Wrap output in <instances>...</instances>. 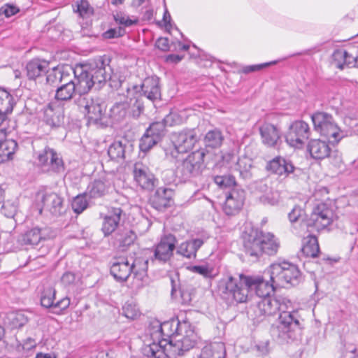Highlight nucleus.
<instances>
[{"label": "nucleus", "mask_w": 358, "mask_h": 358, "mask_svg": "<svg viewBox=\"0 0 358 358\" xmlns=\"http://www.w3.org/2000/svg\"><path fill=\"white\" fill-rule=\"evenodd\" d=\"M280 288L265 275H246L243 273L238 278L228 275L219 281L218 294L228 305L245 303L248 301L249 294L255 292L260 299L265 298L274 293Z\"/></svg>", "instance_id": "f257e3e1"}, {"label": "nucleus", "mask_w": 358, "mask_h": 358, "mask_svg": "<svg viewBox=\"0 0 358 358\" xmlns=\"http://www.w3.org/2000/svg\"><path fill=\"white\" fill-rule=\"evenodd\" d=\"M110 264V273L118 282H126L131 273L135 279L142 282L148 277V259L136 258L130 264L127 258L119 257Z\"/></svg>", "instance_id": "f03ea898"}, {"label": "nucleus", "mask_w": 358, "mask_h": 358, "mask_svg": "<svg viewBox=\"0 0 358 358\" xmlns=\"http://www.w3.org/2000/svg\"><path fill=\"white\" fill-rule=\"evenodd\" d=\"M75 103L87 120V125L93 124L99 128L109 126L106 106L99 99L92 96H79Z\"/></svg>", "instance_id": "7ed1b4c3"}, {"label": "nucleus", "mask_w": 358, "mask_h": 358, "mask_svg": "<svg viewBox=\"0 0 358 358\" xmlns=\"http://www.w3.org/2000/svg\"><path fill=\"white\" fill-rule=\"evenodd\" d=\"M265 275L279 287L296 286L303 280L298 266L287 262L271 264L265 270Z\"/></svg>", "instance_id": "20e7f679"}, {"label": "nucleus", "mask_w": 358, "mask_h": 358, "mask_svg": "<svg viewBox=\"0 0 358 358\" xmlns=\"http://www.w3.org/2000/svg\"><path fill=\"white\" fill-rule=\"evenodd\" d=\"M313 129L320 136L327 138H332L333 144H338L345 136L344 131L341 129L333 115L327 112L316 110L311 115Z\"/></svg>", "instance_id": "39448f33"}, {"label": "nucleus", "mask_w": 358, "mask_h": 358, "mask_svg": "<svg viewBox=\"0 0 358 358\" xmlns=\"http://www.w3.org/2000/svg\"><path fill=\"white\" fill-rule=\"evenodd\" d=\"M36 166L42 173L59 175L64 172L65 164L62 157L54 148L45 145L34 153Z\"/></svg>", "instance_id": "423d86ee"}, {"label": "nucleus", "mask_w": 358, "mask_h": 358, "mask_svg": "<svg viewBox=\"0 0 358 358\" xmlns=\"http://www.w3.org/2000/svg\"><path fill=\"white\" fill-rule=\"evenodd\" d=\"M208 153L206 148H199L192 152L177 166L176 174L185 182L199 176L205 167L204 158Z\"/></svg>", "instance_id": "0eeeda50"}, {"label": "nucleus", "mask_w": 358, "mask_h": 358, "mask_svg": "<svg viewBox=\"0 0 358 358\" xmlns=\"http://www.w3.org/2000/svg\"><path fill=\"white\" fill-rule=\"evenodd\" d=\"M336 217L331 205L322 202L313 207L310 215L303 222L307 229L314 228L320 231L331 225Z\"/></svg>", "instance_id": "6e6552de"}, {"label": "nucleus", "mask_w": 358, "mask_h": 358, "mask_svg": "<svg viewBox=\"0 0 358 358\" xmlns=\"http://www.w3.org/2000/svg\"><path fill=\"white\" fill-rule=\"evenodd\" d=\"M277 303L279 305L280 311L278 317V329L283 334H288L294 331L296 329H301L299 320L296 318V313L289 311L292 308V303L287 297L278 295L276 296Z\"/></svg>", "instance_id": "1a4fd4ad"}, {"label": "nucleus", "mask_w": 358, "mask_h": 358, "mask_svg": "<svg viewBox=\"0 0 358 358\" xmlns=\"http://www.w3.org/2000/svg\"><path fill=\"white\" fill-rule=\"evenodd\" d=\"M110 58L104 55L85 64V68H87L95 82L96 90L102 88L108 79L110 78V74L113 73V69L110 66Z\"/></svg>", "instance_id": "9d476101"}, {"label": "nucleus", "mask_w": 358, "mask_h": 358, "mask_svg": "<svg viewBox=\"0 0 358 358\" xmlns=\"http://www.w3.org/2000/svg\"><path fill=\"white\" fill-rule=\"evenodd\" d=\"M173 150L171 152L173 157L176 158L179 153H187L192 150L199 141L195 128H185L172 134Z\"/></svg>", "instance_id": "9b49d317"}, {"label": "nucleus", "mask_w": 358, "mask_h": 358, "mask_svg": "<svg viewBox=\"0 0 358 358\" xmlns=\"http://www.w3.org/2000/svg\"><path fill=\"white\" fill-rule=\"evenodd\" d=\"M310 135L309 124L302 120H297L290 123L285 137L290 146L302 148Z\"/></svg>", "instance_id": "f8f14e48"}, {"label": "nucleus", "mask_w": 358, "mask_h": 358, "mask_svg": "<svg viewBox=\"0 0 358 358\" xmlns=\"http://www.w3.org/2000/svg\"><path fill=\"white\" fill-rule=\"evenodd\" d=\"M265 170L271 174L284 178H295L301 173V169L294 166L291 160L280 155L267 161Z\"/></svg>", "instance_id": "ddd939ff"}, {"label": "nucleus", "mask_w": 358, "mask_h": 358, "mask_svg": "<svg viewBox=\"0 0 358 358\" xmlns=\"http://www.w3.org/2000/svg\"><path fill=\"white\" fill-rule=\"evenodd\" d=\"M279 304L277 303L276 296L271 295L260 299L256 303L250 308L248 314L254 322H259L266 317L275 315L279 310Z\"/></svg>", "instance_id": "4468645a"}, {"label": "nucleus", "mask_w": 358, "mask_h": 358, "mask_svg": "<svg viewBox=\"0 0 358 358\" xmlns=\"http://www.w3.org/2000/svg\"><path fill=\"white\" fill-rule=\"evenodd\" d=\"M279 304L277 303L276 296L271 295L260 299L256 303L250 308L248 314L254 322H259L266 317L275 315L279 310Z\"/></svg>", "instance_id": "2eb2a0df"}, {"label": "nucleus", "mask_w": 358, "mask_h": 358, "mask_svg": "<svg viewBox=\"0 0 358 358\" xmlns=\"http://www.w3.org/2000/svg\"><path fill=\"white\" fill-rule=\"evenodd\" d=\"M132 175L136 186L144 191H152L158 183L157 178L149 167L141 162L134 164Z\"/></svg>", "instance_id": "dca6fc26"}, {"label": "nucleus", "mask_w": 358, "mask_h": 358, "mask_svg": "<svg viewBox=\"0 0 358 358\" xmlns=\"http://www.w3.org/2000/svg\"><path fill=\"white\" fill-rule=\"evenodd\" d=\"M177 242V238L173 234L163 235L159 242L152 248L154 253L150 259L162 264L167 262L173 255Z\"/></svg>", "instance_id": "f3484780"}, {"label": "nucleus", "mask_w": 358, "mask_h": 358, "mask_svg": "<svg viewBox=\"0 0 358 358\" xmlns=\"http://www.w3.org/2000/svg\"><path fill=\"white\" fill-rule=\"evenodd\" d=\"M264 231L258 228L251 227L243 234V245L246 255L259 259L261 257V244Z\"/></svg>", "instance_id": "a211bd4d"}, {"label": "nucleus", "mask_w": 358, "mask_h": 358, "mask_svg": "<svg viewBox=\"0 0 358 358\" xmlns=\"http://www.w3.org/2000/svg\"><path fill=\"white\" fill-rule=\"evenodd\" d=\"M171 279V296L172 298L177 297V292H179L181 303L184 306H189L192 303L193 297L196 294L195 287L187 281H180L178 273L170 277Z\"/></svg>", "instance_id": "6ab92c4d"}, {"label": "nucleus", "mask_w": 358, "mask_h": 358, "mask_svg": "<svg viewBox=\"0 0 358 358\" xmlns=\"http://www.w3.org/2000/svg\"><path fill=\"white\" fill-rule=\"evenodd\" d=\"M84 64H76L73 67V79L75 86L78 89L79 96H90L88 92L93 88H96L95 82Z\"/></svg>", "instance_id": "aec40b11"}, {"label": "nucleus", "mask_w": 358, "mask_h": 358, "mask_svg": "<svg viewBox=\"0 0 358 358\" xmlns=\"http://www.w3.org/2000/svg\"><path fill=\"white\" fill-rule=\"evenodd\" d=\"M64 112L57 103L50 102L43 109L42 122L51 130H56L64 125Z\"/></svg>", "instance_id": "412c9836"}, {"label": "nucleus", "mask_w": 358, "mask_h": 358, "mask_svg": "<svg viewBox=\"0 0 358 358\" xmlns=\"http://www.w3.org/2000/svg\"><path fill=\"white\" fill-rule=\"evenodd\" d=\"M73 76V66L69 65H57L48 69L46 74L45 84L57 88Z\"/></svg>", "instance_id": "4be33fe9"}, {"label": "nucleus", "mask_w": 358, "mask_h": 358, "mask_svg": "<svg viewBox=\"0 0 358 358\" xmlns=\"http://www.w3.org/2000/svg\"><path fill=\"white\" fill-rule=\"evenodd\" d=\"M173 190L171 188L160 187L149 198L150 205L159 211H164L173 203Z\"/></svg>", "instance_id": "5701e85b"}, {"label": "nucleus", "mask_w": 358, "mask_h": 358, "mask_svg": "<svg viewBox=\"0 0 358 358\" xmlns=\"http://www.w3.org/2000/svg\"><path fill=\"white\" fill-rule=\"evenodd\" d=\"M27 343L22 344L17 337H0V354H4L8 358H21L24 350L30 347H26Z\"/></svg>", "instance_id": "b1692460"}, {"label": "nucleus", "mask_w": 358, "mask_h": 358, "mask_svg": "<svg viewBox=\"0 0 358 358\" xmlns=\"http://www.w3.org/2000/svg\"><path fill=\"white\" fill-rule=\"evenodd\" d=\"M245 198V192L242 189L231 188L226 196L222 209L227 215H234L242 208Z\"/></svg>", "instance_id": "393cba45"}, {"label": "nucleus", "mask_w": 358, "mask_h": 358, "mask_svg": "<svg viewBox=\"0 0 358 358\" xmlns=\"http://www.w3.org/2000/svg\"><path fill=\"white\" fill-rule=\"evenodd\" d=\"M259 133L263 144L267 147L275 148L282 142V131L278 125L264 123L259 127Z\"/></svg>", "instance_id": "a878e982"}, {"label": "nucleus", "mask_w": 358, "mask_h": 358, "mask_svg": "<svg viewBox=\"0 0 358 358\" xmlns=\"http://www.w3.org/2000/svg\"><path fill=\"white\" fill-rule=\"evenodd\" d=\"M42 202L43 206L55 216L61 215L66 211L64 199L57 192H45L42 198Z\"/></svg>", "instance_id": "bb28decb"}, {"label": "nucleus", "mask_w": 358, "mask_h": 358, "mask_svg": "<svg viewBox=\"0 0 358 358\" xmlns=\"http://www.w3.org/2000/svg\"><path fill=\"white\" fill-rule=\"evenodd\" d=\"M171 342L169 338H163L159 341L158 343L150 344L148 349L145 350L147 356L155 358H176Z\"/></svg>", "instance_id": "cd10ccee"}, {"label": "nucleus", "mask_w": 358, "mask_h": 358, "mask_svg": "<svg viewBox=\"0 0 358 358\" xmlns=\"http://www.w3.org/2000/svg\"><path fill=\"white\" fill-rule=\"evenodd\" d=\"M50 62L45 59L35 57L27 62L25 66L26 76L29 80H36L37 78L46 76L49 69Z\"/></svg>", "instance_id": "c85d7f7f"}, {"label": "nucleus", "mask_w": 358, "mask_h": 358, "mask_svg": "<svg viewBox=\"0 0 358 358\" xmlns=\"http://www.w3.org/2000/svg\"><path fill=\"white\" fill-rule=\"evenodd\" d=\"M123 210L121 208H111L103 218L101 231L104 236H109L117 229Z\"/></svg>", "instance_id": "c756f323"}, {"label": "nucleus", "mask_w": 358, "mask_h": 358, "mask_svg": "<svg viewBox=\"0 0 358 358\" xmlns=\"http://www.w3.org/2000/svg\"><path fill=\"white\" fill-rule=\"evenodd\" d=\"M142 85L145 97L153 103L161 100L162 92L158 77H147L143 80Z\"/></svg>", "instance_id": "7c9ffc66"}, {"label": "nucleus", "mask_w": 358, "mask_h": 358, "mask_svg": "<svg viewBox=\"0 0 358 358\" xmlns=\"http://www.w3.org/2000/svg\"><path fill=\"white\" fill-rule=\"evenodd\" d=\"M133 151V145L126 138L115 141L108 149V155L112 160L119 161L126 158Z\"/></svg>", "instance_id": "2f4dec72"}, {"label": "nucleus", "mask_w": 358, "mask_h": 358, "mask_svg": "<svg viewBox=\"0 0 358 358\" xmlns=\"http://www.w3.org/2000/svg\"><path fill=\"white\" fill-rule=\"evenodd\" d=\"M137 236L136 233L129 229H119L113 236V245L121 251H125L134 243Z\"/></svg>", "instance_id": "473e14b6"}, {"label": "nucleus", "mask_w": 358, "mask_h": 358, "mask_svg": "<svg viewBox=\"0 0 358 358\" xmlns=\"http://www.w3.org/2000/svg\"><path fill=\"white\" fill-rule=\"evenodd\" d=\"M110 182L106 178L95 179L87 186L85 192L90 199H99L109 194Z\"/></svg>", "instance_id": "72a5a7b5"}, {"label": "nucleus", "mask_w": 358, "mask_h": 358, "mask_svg": "<svg viewBox=\"0 0 358 358\" xmlns=\"http://www.w3.org/2000/svg\"><path fill=\"white\" fill-rule=\"evenodd\" d=\"M307 150L311 157L315 159H323L331 156V149L329 144L320 139H312L307 145Z\"/></svg>", "instance_id": "f704fd0d"}, {"label": "nucleus", "mask_w": 358, "mask_h": 358, "mask_svg": "<svg viewBox=\"0 0 358 358\" xmlns=\"http://www.w3.org/2000/svg\"><path fill=\"white\" fill-rule=\"evenodd\" d=\"M5 137L3 132L0 131V164L10 161L18 148V144L13 139H3Z\"/></svg>", "instance_id": "c9c22d12"}, {"label": "nucleus", "mask_w": 358, "mask_h": 358, "mask_svg": "<svg viewBox=\"0 0 358 358\" xmlns=\"http://www.w3.org/2000/svg\"><path fill=\"white\" fill-rule=\"evenodd\" d=\"M204 243L202 238H192L182 243L177 249V253L188 259L196 258L198 250Z\"/></svg>", "instance_id": "e433bc0d"}, {"label": "nucleus", "mask_w": 358, "mask_h": 358, "mask_svg": "<svg viewBox=\"0 0 358 358\" xmlns=\"http://www.w3.org/2000/svg\"><path fill=\"white\" fill-rule=\"evenodd\" d=\"M301 253L305 257L315 258L319 257L320 250L316 236L309 234L303 238Z\"/></svg>", "instance_id": "4c0bfd02"}, {"label": "nucleus", "mask_w": 358, "mask_h": 358, "mask_svg": "<svg viewBox=\"0 0 358 358\" xmlns=\"http://www.w3.org/2000/svg\"><path fill=\"white\" fill-rule=\"evenodd\" d=\"M73 80L72 78L55 90V100L61 102H67L73 98L76 93L78 92V89L75 86Z\"/></svg>", "instance_id": "58836bf2"}, {"label": "nucleus", "mask_w": 358, "mask_h": 358, "mask_svg": "<svg viewBox=\"0 0 358 358\" xmlns=\"http://www.w3.org/2000/svg\"><path fill=\"white\" fill-rule=\"evenodd\" d=\"M45 238L42 236L41 229L34 227L20 234L18 242L24 246L34 248Z\"/></svg>", "instance_id": "ea45409f"}, {"label": "nucleus", "mask_w": 358, "mask_h": 358, "mask_svg": "<svg viewBox=\"0 0 358 358\" xmlns=\"http://www.w3.org/2000/svg\"><path fill=\"white\" fill-rule=\"evenodd\" d=\"M262 241L261 256L263 254L275 255L277 253L280 248V241L278 238H275L273 234L264 231Z\"/></svg>", "instance_id": "a19ab883"}, {"label": "nucleus", "mask_w": 358, "mask_h": 358, "mask_svg": "<svg viewBox=\"0 0 358 358\" xmlns=\"http://www.w3.org/2000/svg\"><path fill=\"white\" fill-rule=\"evenodd\" d=\"M177 337H168L170 341H172V348L173 349V355L178 356H182L185 352L189 351L193 348L196 341L191 339V337H182L181 339L176 340Z\"/></svg>", "instance_id": "79ce46f5"}, {"label": "nucleus", "mask_w": 358, "mask_h": 358, "mask_svg": "<svg viewBox=\"0 0 358 358\" xmlns=\"http://www.w3.org/2000/svg\"><path fill=\"white\" fill-rule=\"evenodd\" d=\"M129 103L127 102H117L110 109L108 115L110 124L119 123L126 117Z\"/></svg>", "instance_id": "37998d69"}, {"label": "nucleus", "mask_w": 358, "mask_h": 358, "mask_svg": "<svg viewBox=\"0 0 358 358\" xmlns=\"http://www.w3.org/2000/svg\"><path fill=\"white\" fill-rule=\"evenodd\" d=\"M224 140L222 132L220 129L215 128L209 130L203 138V143L206 148H210L213 149L221 147Z\"/></svg>", "instance_id": "c03bdc74"}, {"label": "nucleus", "mask_w": 358, "mask_h": 358, "mask_svg": "<svg viewBox=\"0 0 358 358\" xmlns=\"http://www.w3.org/2000/svg\"><path fill=\"white\" fill-rule=\"evenodd\" d=\"M170 117V115H167L161 121L152 122L145 131H148V134H150L158 141H161L166 134V127Z\"/></svg>", "instance_id": "a18cd8bd"}, {"label": "nucleus", "mask_w": 358, "mask_h": 358, "mask_svg": "<svg viewBox=\"0 0 358 358\" xmlns=\"http://www.w3.org/2000/svg\"><path fill=\"white\" fill-rule=\"evenodd\" d=\"M252 159L247 156H242L238 158L236 164V169L238 171L240 176L244 180H250L252 177L251 169Z\"/></svg>", "instance_id": "49530a36"}, {"label": "nucleus", "mask_w": 358, "mask_h": 358, "mask_svg": "<svg viewBox=\"0 0 358 358\" xmlns=\"http://www.w3.org/2000/svg\"><path fill=\"white\" fill-rule=\"evenodd\" d=\"M15 104V99L10 92L0 87V111L10 115Z\"/></svg>", "instance_id": "de8ad7c7"}, {"label": "nucleus", "mask_w": 358, "mask_h": 358, "mask_svg": "<svg viewBox=\"0 0 358 358\" xmlns=\"http://www.w3.org/2000/svg\"><path fill=\"white\" fill-rule=\"evenodd\" d=\"M332 63L339 69H343L345 66H350L352 62L348 60L349 57H352L348 51L342 49H336L332 54Z\"/></svg>", "instance_id": "09e8293b"}, {"label": "nucleus", "mask_w": 358, "mask_h": 358, "mask_svg": "<svg viewBox=\"0 0 358 358\" xmlns=\"http://www.w3.org/2000/svg\"><path fill=\"white\" fill-rule=\"evenodd\" d=\"M81 280V275L76 271H66L61 277V283L67 288L78 286Z\"/></svg>", "instance_id": "8fccbe9b"}, {"label": "nucleus", "mask_w": 358, "mask_h": 358, "mask_svg": "<svg viewBox=\"0 0 358 358\" xmlns=\"http://www.w3.org/2000/svg\"><path fill=\"white\" fill-rule=\"evenodd\" d=\"M55 289L52 287H47L43 289L41 296V304L43 307L50 308L52 312L55 305Z\"/></svg>", "instance_id": "3c124183"}, {"label": "nucleus", "mask_w": 358, "mask_h": 358, "mask_svg": "<svg viewBox=\"0 0 358 358\" xmlns=\"http://www.w3.org/2000/svg\"><path fill=\"white\" fill-rule=\"evenodd\" d=\"M87 196V194L85 192L78 194L73 199L71 206L75 213L80 214L87 208L89 203L86 199Z\"/></svg>", "instance_id": "603ef678"}, {"label": "nucleus", "mask_w": 358, "mask_h": 358, "mask_svg": "<svg viewBox=\"0 0 358 358\" xmlns=\"http://www.w3.org/2000/svg\"><path fill=\"white\" fill-rule=\"evenodd\" d=\"M159 142L160 141L145 131L139 141V149L141 152L146 153Z\"/></svg>", "instance_id": "864d4df0"}, {"label": "nucleus", "mask_w": 358, "mask_h": 358, "mask_svg": "<svg viewBox=\"0 0 358 358\" xmlns=\"http://www.w3.org/2000/svg\"><path fill=\"white\" fill-rule=\"evenodd\" d=\"M188 269L192 273L199 274L208 279H213L216 275L214 273V268L210 267L208 264L190 266Z\"/></svg>", "instance_id": "5fc2aeb1"}, {"label": "nucleus", "mask_w": 358, "mask_h": 358, "mask_svg": "<svg viewBox=\"0 0 358 358\" xmlns=\"http://www.w3.org/2000/svg\"><path fill=\"white\" fill-rule=\"evenodd\" d=\"M10 329H20L28 322V318L22 313H13L9 317Z\"/></svg>", "instance_id": "6e6d98bb"}, {"label": "nucleus", "mask_w": 358, "mask_h": 358, "mask_svg": "<svg viewBox=\"0 0 358 358\" xmlns=\"http://www.w3.org/2000/svg\"><path fill=\"white\" fill-rule=\"evenodd\" d=\"M215 182L220 187L237 188L236 178L231 174L217 176L215 177Z\"/></svg>", "instance_id": "4d7b16f0"}, {"label": "nucleus", "mask_w": 358, "mask_h": 358, "mask_svg": "<svg viewBox=\"0 0 358 358\" xmlns=\"http://www.w3.org/2000/svg\"><path fill=\"white\" fill-rule=\"evenodd\" d=\"M280 194L278 191L273 189L266 194H262L259 197V201L264 205L275 206L278 203Z\"/></svg>", "instance_id": "13d9d810"}, {"label": "nucleus", "mask_w": 358, "mask_h": 358, "mask_svg": "<svg viewBox=\"0 0 358 358\" xmlns=\"http://www.w3.org/2000/svg\"><path fill=\"white\" fill-rule=\"evenodd\" d=\"M126 91L131 102L136 99L142 100V97L144 96L142 83L139 85H132L131 86H127Z\"/></svg>", "instance_id": "bf43d9fd"}, {"label": "nucleus", "mask_w": 358, "mask_h": 358, "mask_svg": "<svg viewBox=\"0 0 358 358\" xmlns=\"http://www.w3.org/2000/svg\"><path fill=\"white\" fill-rule=\"evenodd\" d=\"M178 326V319H171L162 322V334L159 336H176L175 330Z\"/></svg>", "instance_id": "052dcab7"}, {"label": "nucleus", "mask_w": 358, "mask_h": 358, "mask_svg": "<svg viewBox=\"0 0 358 358\" xmlns=\"http://www.w3.org/2000/svg\"><path fill=\"white\" fill-rule=\"evenodd\" d=\"M175 332H176V336H193L195 334V330L194 327L189 322L178 320V326H177Z\"/></svg>", "instance_id": "680f3d73"}, {"label": "nucleus", "mask_w": 358, "mask_h": 358, "mask_svg": "<svg viewBox=\"0 0 358 358\" xmlns=\"http://www.w3.org/2000/svg\"><path fill=\"white\" fill-rule=\"evenodd\" d=\"M122 314L129 319L135 320L140 316L141 313L135 303L126 302L122 307Z\"/></svg>", "instance_id": "e2e57ef3"}, {"label": "nucleus", "mask_w": 358, "mask_h": 358, "mask_svg": "<svg viewBox=\"0 0 358 358\" xmlns=\"http://www.w3.org/2000/svg\"><path fill=\"white\" fill-rule=\"evenodd\" d=\"M76 12L83 17H87L94 13V9L90 6L87 0H80L77 1V9Z\"/></svg>", "instance_id": "0e129e2a"}, {"label": "nucleus", "mask_w": 358, "mask_h": 358, "mask_svg": "<svg viewBox=\"0 0 358 358\" xmlns=\"http://www.w3.org/2000/svg\"><path fill=\"white\" fill-rule=\"evenodd\" d=\"M212 358H224L226 356L225 344L223 341L214 342L210 344Z\"/></svg>", "instance_id": "69168bd1"}, {"label": "nucleus", "mask_w": 358, "mask_h": 358, "mask_svg": "<svg viewBox=\"0 0 358 358\" xmlns=\"http://www.w3.org/2000/svg\"><path fill=\"white\" fill-rule=\"evenodd\" d=\"M155 46L162 52H168L171 50V46H174V49L172 51L176 50V43L172 42L169 44V40L166 37H159L157 39L155 43Z\"/></svg>", "instance_id": "338daca9"}, {"label": "nucleus", "mask_w": 358, "mask_h": 358, "mask_svg": "<svg viewBox=\"0 0 358 358\" xmlns=\"http://www.w3.org/2000/svg\"><path fill=\"white\" fill-rule=\"evenodd\" d=\"M305 210L299 205L294 206L292 210L288 213V218L290 222L294 223L305 215Z\"/></svg>", "instance_id": "774afa93"}]
</instances>
